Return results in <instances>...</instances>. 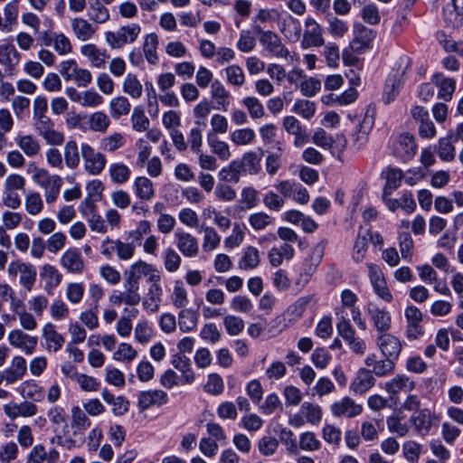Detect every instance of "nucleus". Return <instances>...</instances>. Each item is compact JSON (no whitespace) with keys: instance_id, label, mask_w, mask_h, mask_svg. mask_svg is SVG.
<instances>
[{"instance_id":"1","label":"nucleus","mask_w":463,"mask_h":463,"mask_svg":"<svg viewBox=\"0 0 463 463\" xmlns=\"http://www.w3.org/2000/svg\"><path fill=\"white\" fill-rule=\"evenodd\" d=\"M141 33V26L131 23L120 26L116 32L105 33V40L111 49H121L126 44L133 43Z\"/></svg>"},{"instance_id":"2","label":"nucleus","mask_w":463,"mask_h":463,"mask_svg":"<svg viewBox=\"0 0 463 463\" xmlns=\"http://www.w3.org/2000/svg\"><path fill=\"white\" fill-rule=\"evenodd\" d=\"M136 250V244L128 241H122L119 239L113 240L106 237L101 243V254L110 259L114 253L120 260H129L133 258Z\"/></svg>"},{"instance_id":"3","label":"nucleus","mask_w":463,"mask_h":463,"mask_svg":"<svg viewBox=\"0 0 463 463\" xmlns=\"http://www.w3.org/2000/svg\"><path fill=\"white\" fill-rule=\"evenodd\" d=\"M80 155L84 163V170L89 175H99L105 169L107 164L105 155L96 151L90 145L87 143L81 144Z\"/></svg>"},{"instance_id":"4","label":"nucleus","mask_w":463,"mask_h":463,"mask_svg":"<svg viewBox=\"0 0 463 463\" xmlns=\"http://www.w3.org/2000/svg\"><path fill=\"white\" fill-rule=\"evenodd\" d=\"M60 73L65 80H73L78 87L85 88L92 80L91 72L80 68L74 60L63 61L60 64Z\"/></svg>"},{"instance_id":"5","label":"nucleus","mask_w":463,"mask_h":463,"mask_svg":"<svg viewBox=\"0 0 463 463\" xmlns=\"http://www.w3.org/2000/svg\"><path fill=\"white\" fill-rule=\"evenodd\" d=\"M326 243L327 241L326 240L319 241L312 249L309 257L303 261L301 265L299 279L298 281V284L306 285L315 274L317 266L323 259Z\"/></svg>"},{"instance_id":"6","label":"nucleus","mask_w":463,"mask_h":463,"mask_svg":"<svg viewBox=\"0 0 463 463\" xmlns=\"http://www.w3.org/2000/svg\"><path fill=\"white\" fill-rule=\"evenodd\" d=\"M7 272L10 277H16L20 274L19 282L27 290L31 291L36 281V269L35 267L27 262H23L19 260H13L9 263Z\"/></svg>"},{"instance_id":"7","label":"nucleus","mask_w":463,"mask_h":463,"mask_svg":"<svg viewBox=\"0 0 463 463\" xmlns=\"http://www.w3.org/2000/svg\"><path fill=\"white\" fill-rule=\"evenodd\" d=\"M34 128L48 145L61 146L64 142L62 132L55 129L54 122L49 116L33 118Z\"/></svg>"},{"instance_id":"8","label":"nucleus","mask_w":463,"mask_h":463,"mask_svg":"<svg viewBox=\"0 0 463 463\" xmlns=\"http://www.w3.org/2000/svg\"><path fill=\"white\" fill-rule=\"evenodd\" d=\"M392 155L403 162L411 160L417 153V145L412 135L401 134L392 138Z\"/></svg>"},{"instance_id":"9","label":"nucleus","mask_w":463,"mask_h":463,"mask_svg":"<svg viewBox=\"0 0 463 463\" xmlns=\"http://www.w3.org/2000/svg\"><path fill=\"white\" fill-rule=\"evenodd\" d=\"M305 30L300 42L303 49L321 47L325 43L322 26L311 16L305 19Z\"/></svg>"},{"instance_id":"10","label":"nucleus","mask_w":463,"mask_h":463,"mask_svg":"<svg viewBox=\"0 0 463 463\" xmlns=\"http://www.w3.org/2000/svg\"><path fill=\"white\" fill-rule=\"evenodd\" d=\"M406 319L405 335L409 340H417L424 335L421 325L423 315L415 306H408L404 311Z\"/></svg>"},{"instance_id":"11","label":"nucleus","mask_w":463,"mask_h":463,"mask_svg":"<svg viewBox=\"0 0 463 463\" xmlns=\"http://www.w3.org/2000/svg\"><path fill=\"white\" fill-rule=\"evenodd\" d=\"M354 37L350 42V48L358 52L371 48L372 43L376 37V33L361 23H355L353 27Z\"/></svg>"},{"instance_id":"12","label":"nucleus","mask_w":463,"mask_h":463,"mask_svg":"<svg viewBox=\"0 0 463 463\" xmlns=\"http://www.w3.org/2000/svg\"><path fill=\"white\" fill-rule=\"evenodd\" d=\"M366 313L377 331V335H383L389 331L392 325V317L386 308H380L374 303H368Z\"/></svg>"},{"instance_id":"13","label":"nucleus","mask_w":463,"mask_h":463,"mask_svg":"<svg viewBox=\"0 0 463 463\" xmlns=\"http://www.w3.org/2000/svg\"><path fill=\"white\" fill-rule=\"evenodd\" d=\"M124 290L114 292L109 297V301L114 306H120L122 303L128 306H137L141 301L139 286L124 280Z\"/></svg>"},{"instance_id":"14","label":"nucleus","mask_w":463,"mask_h":463,"mask_svg":"<svg viewBox=\"0 0 463 463\" xmlns=\"http://www.w3.org/2000/svg\"><path fill=\"white\" fill-rule=\"evenodd\" d=\"M376 344L384 357L390 358L394 362L399 358L402 345L400 339L395 335L388 332L377 335Z\"/></svg>"},{"instance_id":"15","label":"nucleus","mask_w":463,"mask_h":463,"mask_svg":"<svg viewBox=\"0 0 463 463\" xmlns=\"http://www.w3.org/2000/svg\"><path fill=\"white\" fill-rule=\"evenodd\" d=\"M21 60V53L12 43L0 45V64L6 76L15 74V70Z\"/></svg>"},{"instance_id":"16","label":"nucleus","mask_w":463,"mask_h":463,"mask_svg":"<svg viewBox=\"0 0 463 463\" xmlns=\"http://www.w3.org/2000/svg\"><path fill=\"white\" fill-rule=\"evenodd\" d=\"M331 412L335 417L354 418L363 411V406L352 398L345 396L335 401L330 406Z\"/></svg>"},{"instance_id":"17","label":"nucleus","mask_w":463,"mask_h":463,"mask_svg":"<svg viewBox=\"0 0 463 463\" xmlns=\"http://www.w3.org/2000/svg\"><path fill=\"white\" fill-rule=\"evenodd\" d=\"M60 264L67 272L72 274H81L85 269V262L81 252L75 247L69 248L62 253Z\"/></svg>"},{"instance_id":"18","label":"nucleus","mask_w":463,"mask_h":463,"mask_svg":"<svg viewBox=\"0 0 463 463\" xmlns=\"http://www.w3.org/2000/svg\"><path fill=\"white\" fill-rule=\"evenodd\" d=\"M260 43L264 49L273 56L287 58L289 54L288 50L282 43L280 37L272 31H266L261 33Z\"/></svg>"},{"instance_id":"19","label":"nucleus","mask_w":463,"mask_h":463,"mask_svg":"<svg viewBox=\"0 0 463 463\" xmlns=\"http://www.w3.org/2000/svg\"><path fill=\"white\" fill-rule=\"evenodd\" d=\"M168 402V395L162 390H148L140 392L137 398V406L140 411H146L153 406H162Z\"/></svg>"},{"instance_id":"20","label":"nucleus","mask_w":463,"mask_h":463,"mask_svg":"<svg viewBox=\"0 0 463 463\" xmlns=\"http://www.w3.org/2000/svg\"><path fill=\"white\" fill-rule=\"evenodd\" d=\"M415 387L416 383L405 374H396L384 383V389L391 396L400 392H411Z\"/></svg>"},{"instance_id":"21","label":"nucleus","mask_w":463,"mask_h":463,"mask_svg":"<svg viewBox=\"0 0 463 463\" xmlns=\"http://www.w3.org/2000/svg\"><path fill=\"white\" fill-rule=\"evenodd\" d=\"M175 237L176 239V247L184 257L192 258L198 254V241L194 235L177 231L175 233Z\"/></svg>"},{"instance_id":"22","label":"nucleus","mask_w":463,"mask_h":463,"mask_svg":"<svg viewBox=\"0 0 463 463\" xmlns=\"http://www.w3.org/2000/svg\"><path fill=\"white\" fill-rule=\"evenodd\" d=\"M8 341L11 345L20 348L27 354H33L37 345V338L24 334L20 329L12 330L8 334Z\"/></svg>"},{"instance_id":"23","label":"nucleus","mask_w":463,"mask_h":463,"mask_svg":"<svg viewBox=\"0 0 463 463\" xmlns=\"http://www.w3.org/2000/svg\"><path fill=\"white\" fill-rule=\"evenodd\" d=\"M431 83L438 88V98L444 101L451 100L456 90V81L451 78L437 72L431 77Z\"/></svg>"},{"instance_id":"24","label":"nucleus","mask_w":463,"mask_h":463,"mask_svg":"<svg viewBox=\"0 0 463 463\" xmlns=\"http://www.w3.org/2000/svg\"><path fill=\"white\" fill-rule=\"evenodd\" d=\"M264 155V151L259 148V151H250L243 154L239 165L242 173H247L250 175H254L260 173L261 170V159Z\"/></svg>"},{"instance_id":"25","label":"nucleus","mask_w":463,"mask_h":463,"mask_svg":"<svg viewBox=\"0 0 463 463\" xmlns=\"http://www.w3.org/2000/svg\"><path fill=\"white\" fill-rule=\"evenodd\" d=\"M375 383V378L370 369L361 368L350 384V391L354 394H364Z\"/></svg>"},{"instance_id":"26","label":"nucleus","mask_w":463,"mask_h":463,"mask_svg":"<svg viewBox=\"0 0 463 463\" xmlns=\"http://www.w3.org/2000/svg\"><path fill=\"white\" fill-rule=\"evenodd\" d=\"M409 421L418 434L426 435L431 429L433 415L429 409L424 408L412 413Z\"/></svg>"},{"instance_id":"27","label":"nucleus","mask_w":463,"mask_h":463,"mask_svg":"<svg viewBox=\"0 0 463 463\" xmlns=\"http://www.w3.org/2000/svg\"><path fill=\"white\" fill-rule=\"evenodd\" d=\"M368 367H371L372 374L378 377H383L392 373L395 369V362L390 358L377 359L376 354H373L366 357L364 361Z\"/></svg>"},{"instance_id":"28","label":"nucleus","mask_w":463,"mask_h":463,"mask_svg":"<svg viewBox=\"0 0 463 463\" xmlns=\"http://www.w3.org/2000/svg\"><path fill=\"white\" fill-rule=\"evenodd\" d=\"M40 277L44 281V290L52 295L62 280V274L59 269L51 264H44L41 267Z\"/></svg>"},{"instance_id":"29","label":"nucleus","mask_w":463,"mask_h":463,"mask_svg":"<svg viewBox=\"0 0 463 463\" xmlns=\"http://www.w3.org/2000/svg\"><path fill=\"white\" fill-rule=\"evenodd\" d=\"M370 279L376 295L386 302L392 300V295L390 292L384 279L379 269L375 265H369Z\"/></svg>"},{"instance_id":"30","label":"nucleus","mask_w":463,"mask_h":463,"mask_svg":"<svg viewBox=\"0 0 463 463\" xmlns=\"http://www.w3.org/2000/svg\"><path fill=\"white\" fill-rule=\"evenodd\" d=\"M171 364L182 373V384H191L194 382L195 374L192 368L191 361L188 357L180 354H176L173 355Z\"/></svg>"},{"instance_id":"31","label":"nucleus","mask_w":463,"mask_h":463,"mask_svg":"<svg viewBox=\"0 0 463 463\" xmlns=\"http://www.w3.org/2000/svg\"><path fill=\"white\" fill-rule=\"evenodd\" d=\"M5 383L13 384L24 378L27 372L26 361L23 356H14L9 367L5 369Z\"/></svg>"},{"instance_id":"32","label":"nucleus","mask_w":463,"mask_h":463,"mask_svg":"<svg viewBox=\"0 0 463 463\" xmlns=\"http://www.w3.org/2000/svg\"><path fill=\"white\" fill-rule=\"evenodd\" d=\"M80 52L83 56L88 58L93 67L98 69L105 68L106 60L109 58L106 50L102 51L95 44L88 43L80 48Z\"/></svg>"},{"instance_id":"33","label":"nucleus","mask_w":463,"mask_h":463,"mask_svg":"<svg viewBox=\"0 0 463 463\" xmlns=\"http://www.w3.org/2000/svg\"><path fill=\"white\" fill-rule=\"evenodd\" d=\"M71 28L74 35L80 41L90 40L97 32V26L91 24L88 20L77 17L71 20Z\"/></svg>"},{"instance_id":"34","label":"nucleus","mask_w":463,"mask_h":463,"mask_svg":"<svg viewBox=\"0 0 463 463\" xmlns=\"http://www.w3.org/2000/svg\"><path fill=\"white\" fill-rule=\"evenodd\" d=\"M43 337L46 343V349L49 351H59L63 344V336L56 331L55 326L52 323H47L43 328Z\"/></svg>"},{"instance_id":"35","label":"nucleus","mask_w":463,"mask_h":463,"mask_svg":"<svg viewBox=\"0 0 463 463\" xmlns=\"http://www.w3.org/2000/svg\"><path fill=\"white\" fill-rule=\"evenodd\" d=\"M102 399L112 406V413L115 416H122L129 410V402L123 396L115 397L107 388L101 392Z\"/></svg>"},{"instance_id":"36","label":"nucleus","mask_w":463,"mask_h":463,"mask_svg":"<svg viewBox=\"0 0 463 463\" xmlns=\"http://www.w3.org/2000/svg\"><path fill=\"white\" fill-rule=\"evenodd\" d=\"M311 300V296H304L298 298L294 303L288 306V307L285 311V316H287L288 321L292 325L295 324L303 317Z\"/></svg>"},{"instance_id":"37","label":"nucleus","mask_w":463,"mask_h":463,"mask_svg":"<svg viewBox=\"0 0 463 463\" xmlns=\"http://www.w3.org/2000/svg\"><path fill=\"white\" fill-rule=\"evenodd\" d=\"M135 194L143 201H150L155 196L154 184L152 181L146 176H138L133 183Z\"/></svg>"},{"instance_id":"38","label":"nucleus","mask_w":463,"mask_h":463,"mask_svg":"<svg viewBox=\"0 0 463 463\" xmlns=\"http://www.w3.org/2000/svg\"><path fill=\"white\" fill-rule=\"evenodd\" d=\"M260 262V251L253 246H248L242 250V256L238 262V267L242 270H252Z\"/></svg>"},{"instance_id":"39","label":"nucleus","mask_w":463,"mask_h":463,"mask_svg":"<svg viewBox=\"0 0 463 463\" xmlns=\"http://www.w3.org/2000/svg\"><path fill=\"white\" fill-rule=\"evenodd\" d=\"M15 142L27 156H34L41 151V145L33 135L19 136Z\"/></svg>"},{"instance_id":"40","label":"nucleus","mask_w":463,"mask_h":463,"mask_svg":"<svg viewBox=\"0 0 463 463\" xmlns=\"http://www.w3.org/2000/svg\"><path fill=\"white\" fill-rule=\"evenodd\" d=\"M326 21L328 24L327 31L333 37L342 38L348 32L347 22L337 18L331 13L326 14Z\"/></svg>"},{"instance_id":"41","label":"nucleus","mask_w":463,"mask_h":463,"mask_svg":"<svg viewBox=\"0 0 463 463\" xmlns=\"http://www.w3.org/2000/svg\"><path fill=\"white\" fill-rule=\"evenodd\" d=\"M211 96L224 110L230 105L231 94L225 89L224 85L218 80L211 85Z\"/></svg>"},{"instance_id":"42","label":"nucleus","mask_w":463,"mask_h":463,"mask_svg":"<svg viewBox=\"0 0 463 463\" xmlns=\"http://www.w3.org/2000/svg\"><path fill=\"white\" fill-rule=\"evenodd\" d=\"M88 14L90 19L96 24H105L110 17L108 8L99 0H94L90 4Z\"/></svg>"},{"instance_id":"43","label":"nucleus","mask_w":463,"mask_h":463,"mask_svg":"<svg viewBox=\"0 0 463 463\" xmlns=\"http://www.w3.org/2000/svg\"><path fill=\"white\" fill-rule=\"evenodd\" d=\"M198 323L196 311L191 308L182 309L178 315V326L181 331L190 332L194 330Z\"/></svg>"},{"instance_id":"44","label":"nucleus","mask_w":463,"mask_h":463,"mask_svg":"<svg viewBox=\"0 0 463 463\" xmlns=\"http://www.w3.org/2000/svg\"><path fill=\"white\" fill-rule=\"evenodd\" d=\"M158 45V37L156 33H151L145 36L143 43V52L148 63L156 64L158 61L156 49Z\"/></svg>"},{"instance_id":"45","label":"nucleus","mask_w":463,"mask_h":463,"mask_svg":"<svg viewBox=\"0 0 463 463\" xmlns=\"http://www.w3.org/2000/svg\"><path fill=\"white\" fill-rule=\"evenodd\" d=\"M109 174L113 183L122 184L129 180L131 170L123 163H114L109 165Z\"/></svg>"},{"instance_id":"46","label":"nucleus","mask_w":463,"mask_h":463,"mask_svg":"<svg viewBox=\"0 0 463 463\" xmlns=\"http://www.w3.org/2000/svg\"><path fill=\"white\" fill-rule=\"evenodd\" d=\"M403 173L399 168H388L386 170V184L383 187V195L390 196L402 183Z\"/></svg>"},{"instance_id":"47","label":"nucleus","mask_w":463,"mask_h":463,"mask_svg":"<svg viewBox=\"0 0 463 463\" xmlns=\"http://www.w3.org/2000/svg\"><path fill=\"white\" fill-rule=\"evenodd\" d=\"M29 170L33 173V180L43 189L61 178L56 175H50L46 169L39 168L34 165H30Z\"/></svg>"},{"instance_id":"48","label":"nucleus","mask_w":463,"mask_h":463,"mask_svg":"<svg viewBox=\"0 0 463 463\" xmlns=\"http://www.w3.org/2000/svg\"><path fill=\"white\" fill-rule=\"evenodd\" d=\"M241 173L239 160H233L219 171L218 176L222 182L237 184L240 182Z\"/></svg>"},{"instance_id":"49","label":"nucleus","mask_w":463,"mask_h":463,"mask_svg":"<svg viewBox=\"0 0 463 463\" xmlns=\"http://www.w3.org/2000/svg\"><path fill=\"white\" fill-rule=\"evenodd\" d=\"M63 153L65 165L71 169L77 168L80 161V156L77 142L75 140L67 141L64 146Z\"/></svg>"},{"instance_id":"50","label":"nucleus","mask_w":463,"mask_h":463,"mask_svg":"<svg viewBox=\"0 0 463 463\" xmlns=\"http://www.w3.org/2000/svg\"><path fill=\"white\" fill-rule=\"evenodd\" d=\"M150 269L151 264L139 260L138 262L130 266L125 280L139 286L141 278L146 276V274L148 273Z\"/></svg>"},{"instance_id":"51","label":"nucleus","mask_w":463,"mask_h":463,"mask_svg":"<svg viewBox=\"0 0 463 463\" xmlns=\"http://www.w3.org/2000/svg\"><path fill=\"white\" fill-rule=\"evenodd\" d=\"M454 140L450 138L449 133L447 137H440L438 144V156L442 161H452L455 158L456 149L453 146Z\"/></svg>"},{"instance_id":"52","label":"nucleus","mask_w":463,"mask_h":463,"mask_svg":"<svg viewBox=\"0 0 463 463\" xmlns=\"http://www.w3.org/2000/svg\"><path fill=\"white\" fill-rule=\"evenodd\" d=\"M299 411L306 418L307 421L312 425L318 424L322 420V409L317 404L303 402Z\"/></svg>"},{"instance_id":"53","label":"nucleus","mask_w":463,"mask_h":463,"mask_svg":"<svg viewBox=\"0 0 463 463\" xmlns=\"http://www.w3.org/2000/svg\"><path fill=\"white\" fill-rule=\"evenodd\" d=\"M123 91L133 99L142 96L143 87L137 75L128 73L123 81Z\"/></svg>"},{"instance_id":"54","label":"nucleus","mask_w":463,"mask_h":463,"mask_svg":"<svg viewBox=\"0 0 463 463\" xmlns=\"http://www.w3.org/2000/svg\"><path fill=\"white\" fill-rule=\"evenodd\" d=\"M258 449L262 456H273L279 446V439L270 434L262 436L258 441Z\"/></svg>"},{"instance_id":"55","label":"nucleus","mask_w":463,"mask_h":463,"mask_svg":"<svg viewBox=\"0 0 463 463\" xmlns=\"http://www.w3.org/2000/svg\"><path fill=\"white\" fill-rule=\"evenodd\" d=\"M88 413L83 411L80 407L74 406L71 409V427L78 431H82L90 427L91 421Z\"/></svg>"},{"instance_id":"56","label":"nucleus","mask_w":463,"mask_h":463,"mask_svg":"<svg viewBox=\"0 0 463 463\" xmlns=\"http://www.w3.org/2000/svg\"><path fill=\"white\" fill-rule=\"evenodd\" d=\"M4 32L9 33L13 30V26L17 23L18 0H13L5 5L4 8Z\"/></svg>"},{"instance_id":"57","label":"nucleus","mask_w":463,"mask_h":463,"mask_svg":"<svg viewBox=\"0 0 463 463\" xmlns=\"http://www.w3.org/2000/svg\"><path fill=\"white\" fill-rule=\"evenodd\" d=\"M226 80L234 87H241L245 83V74L238 64L229 65L224 69Z\"/></svg>"},{"instance_id":"58","label":"nucleus","mask_w":463,"mask_h":463,"mask_svg":"<svg viewBox=\"0 0 463 463\" xmlns=\"http://www.w3.org/2000/svg\"><path fill=\"white\" fill-rule=\"evenodd\" d=\"M207 142L212 148V151L217 155L222 160H228L231 156L229 145L218 139L217 137L209 133L207 136Z\"/></svg>"},{"instance_id":"59","label":"nucleus","mask_w":463,"mask_h":463,"mask_svg":"<svg viewBox=\"0 0 463 463\" xmlns=\"http://www.w3.org/2000/svg\"><path fill=\"white\" fill-rule=\"evenodd\" d=\"M202 231L203 232V250L206 252L215 250L221 242V236L211 226L203 225Z\"/></svg>"},{"instance_id":"60","label":"nucleus","mask_w":463,"mask_h":463,"mask_svg":"<svg viewBox=\"0 0 463 463\" xmlns=\"http://www.w3.org/2000/svg\"><path fill=\"white\" fill-rule=\"evenodd\" d=\"M404 416L400 413L391 415L386 420L388 430L400 437H404L409 432V426L403 422Z\"/></svg>"},{"instance_id":"61","label":"nucleus","mask_w":463,"mask_h":463,"mask_svg":"<svg viewBox=\"0 0 463 463\" xmlns=\"http://www.w3.org/2000/svg\"><path fill=\"white\" fill-rule=\"evenodd\" d=\"M151 232V223L146 220L140 221L137 223V226L135 230L129 231L127 233V240L128 242H133L134 244H140L143 238L150 233Z\"/></svg>"},{"instance_id":"62","label":"nucleus","mask_w":463,"mask_h":463,"mask_svg":"<svg viewBox=\"0 0 463 463\" xmlns=\"http://www.w3.org/2000/svg\"><path fill=\"white\" fill-rule=\"evenodd\" d=\"M110 114L113 118H118L121 116L128 115L130 111V103L126 97L118 96L110 100Z\"/></svg>"},{"instance_id":"63","label":"nucleus","mask_w":463,"mask_h":463,"mask_svg":"<svg viewBox=\"0 0 463 463\" xmlns=\"http://www.w3.org/2000/svg\"><path fill=\"white\" fill-rule=\"evenodd\" d=\"M164 266L168 272H175L181 266V256L175 249L168 247L163 253Z\"/></svg>"},{"instance_id":"64","label":"nucleus","mask_w":463,"mask_h":463,"mask_svg":"<svg viewBox=\"0 0 463 463\" xmlns=\"http://www.w3.org/2000/svg\"><path fill=\"white\" fill-rule=\"evenodd\" d=\"M320 447L321 442L314 432L306 431L300 435L298 449L305 451H317Z\"/></svg>"}]
</instances>
